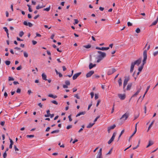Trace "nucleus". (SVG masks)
<instances>
[{"instance_id":"f257e3e1","label":"nucleus","mask_w":158,"mask_h":158,"mask_svg":"<svg viewBox=\"0 0 158 158\" xmlns=\"http://www.w3.org/2000/svg\"><path fill=\"white\" fill-rule=\"evenodd\" d=\"M101 60H97V61H95L94 62H93L91 60L89 65V69H91L93 67H95L96 65L95 63H99L100 62Z\"/></svg>"},{"instance_id":"f03ea898","label":"nucleus","mask_w":158,"mask_h":158,"mask_svg":"<svg viewBox=\"0 0 158 158\" xmlns=\"http://www.w3.org/2000/svg\"><path fill=\"white\" fill-rule=\"evenodd\" d=\"M129 115V114L128 112H126L120 118V119H122L123 121H125L128 118Z\"/></svg>"},{"instance_id":"7ed1b4c3","label":"nucleus","mask_w":158,"mask_h":158,"mask_svg":"<svg viewBox=\"0 0 158 158\" xmlns=\"http://www.w3.org/2000/svg\"><path fill=\"white\" fill-rule=\"evenodd\" d=\"M98 52L99 54L98 57L99 58L103 59L106 57V55L105 53L101 51H98Z\"/></svg>"},{"instance_id":"20e7f679","label":"nucleus","mask_w":158,"mask_h":158,"mask_svg":"<svg viewBox=\"0 0 158 158\" xmlns=\"http://www.w3.org/2000/svg\"><path fill=\"white\" fill-rule=\"evenodd\" d=\"M150 48V45H149L147 48V50H145L143 52V59H147V51Z\"/></svg>"},{"instance_id":"39448f33","label":"nucleus","mask_w":158,"mask_h":158,"mask_svg":"<svg viewBox=\"0 0 158 158\" xmlns=\"http://www.w3.org/2000/svg\"><path fill=\"white\" fill-rule=\"evenodd\" d=\"M116 135V133L114 132L112 136L110 138V139L108 141V144H110L114 140L115 137Z\"/></svg>"},{"instance_id":"423d86ee","label":"nucleus","mask_w":158,"mask_h":158,"mask_svg":"<svg viewBox=\"0 0 158 158\" xmlns=\"http://www.w3.org/2000/svg\"><path fill=\"white\" fill-rule=\"evenodd\" d=\"M146 60H143L142 64L141 66L139 67L138 70L139 72H141L143 69L144 64L146 63Z\"/></svg>"},{"instance_id":"0eeeda50","label":"nucleus","mask_w":158,"mask_h":158,"mask_svg":"<svg viewBox=\"0 0 158 158\" xmlns=\"http://www.w3.org/2000/svg\"><path fill=\"white\" fill-rule=\"evenodd\" d=\"M23 24L25 26L28 25L30 27H31L33 26V24L32 23L30 22L28 23L26 21H24L23 23Z\"/></svg>"},{"instance_id":"6e6552de","label":"nucleus","mask_w":158,"mask_h":158,"mask_svg":"<svg viewBox=\"0 0 158 158\" xmlns=\"http://www.w3.org/2000/svg\"><path fill=\"white\" fill-rule=\"evenodd\" d=\"M94 71H90L86 74V77L87 78L90 77L94 73Z\"/></svg>"},{"instance_id":"1a4fd4ad","label":"nucleus","mask_w":158,"mask_h":158,"mask_svg":"<svg viewBox=\"0 0 158 158\" xmlns=\"http://www.w3.org/2000/svg\"><path fill=\"white\" fill-rule=\"evenodd\" d=\"M118 96L121 100H123L125 98V95L124 94H119Z\"/></svg>"},{"instance_id":"9d476101","label":"nucleus","mask_w":158,"mask_h":158,"mask_svg":"<svg viewBox=\"0 0 158 158\" xmlns=\"http://www.w3.org/2000/svg\"><path fill=\"white\" fill-rule=\"evenodd\" d=\"M81 73L79 72L76 74H74L73 77V80L76 79L77 77L81 74Z\"/></svg>"},{"instance_id":"9b49d317","label":"nucleus","mask_w":158,"mask_h":158,"mask_svg":"<svg viewBox=\"0 0 158 158\" xmlns=\"http://www.w3.org/2000/svg\"><path fill=\"white\" fill-rule=\"evenodd\" d=\"M116 127V125L115 124L113 125L112 126H110L108 128V131L109 133L110 132V130L113 129Z\"/></svg>"},{"instance_id":"f8f14e48","label":"nucleus","mask_w":158,"mask_h":158,"mask_svg":"<svg viewBox=\"0 0 158 158\" xmlns=\"http://www.w3.org/2000/svg\"><path fill=\"white\" fill-rule=\"evenodd\" d=\"M135 65V63H134V62H132L131 63V69L130 70V72L131 73H132L133 72L134 67Z\"/></svg>"},{"instance_id":"ddd939ff","label":"nucleus","mask_w":158,"mask_h":158,"mask_svg":"<svg viewBox=\"0 0 158 158\" xmlns=\"http://www.w3.org/2000/svg\"><path fill=\"white\" fill-rule=\"evenodd\" d=\"M135 65V63H134V62H132L131 63V69L130 70V72L131 73H132L133 72L134 67Z\"/></svg>"},{"instance_id":"4468645a","label":"nucleus","mask_w":158,"mask_h":158,"mask_svg":"<svg viewBox=\"0 0 158 158\" xmlns=\"http://www.w3.org/2000/svg\"><path fill=\"white\" fill-rule=\"evenodd\" d=\"M142 89L141 87L140 86V88L137 90V91L133 95L132 97H135L137 95L139 92H140V90Z\"/></svg>"},{"instance_id":"2eb2a0df","label":"nucleus","mask_w":158,"mask_h":158,"mask_svg":"<svg viewBox=\"0 0 158 158\" xmlns=\"http://www.w3.org/2000/svg\"><path fill=\"white\" fill-rule=\"evenodd\" d=\"M42 77L43 80L47 81L48 80L46 79L47 76L44 73H43L42 74Z\"/></svg>"},{"instance_id":"dca6fc26","label":"nucleus","mask_w":158,"mask_h":158,"mask_svg":"<svg viewBox=\"0 0 158 158\" xmlns=\"http://www.w3.org/2000/svg\"><path fill=\"white\" fill-rule=\"evenodd\" d=\"M141 60H137L136 61L134 62V63H135V64H136L138 66L141 63Z\"/></svg>"},{"instance_id":"f3484780","label":"nucleus","mask_w":158,"mask_h":158,"mask_svg":"<svg viewBox=\"0 0 158 158\" xmlns=\"http://www.w3.org/2000/svg\"><path fill=\"white\" fill-rule=\"evenodd\" d=\"M85 111H82L80 112L76 115V117H77L81 115L85 114Z\"/></svg>"},{"instance_id":"a211bd4d","label":"nucleus","mask_w":158,"mask_h":158,"mask_svg":"<svg viewBox=\"0 0 158 158\" xmlns=\"http://www.w3.org/2000/svg\"><path fill=\"white\" fill-rule=\"evenodd\" d=\"M132 85V83H130L127 86V90H129L130 89L131 86Z\"/></svg>"},{"instance_id":"6ab92c4d","label":"nucleus","mask_w":158,"mask_h":158,"mask_svg":"<svg viewBox=\"0 0 158 158\" xmlns=\"http://www.w3.org/2000/svg\"><path fill=\"white\" fill-rule=\"evenodd\" d=\"M118 82L119 84V86H121L122 85V80L121 78H120L119 79L118 81Z\"/></svg>"},{"instance_id":"aec40b11","label":"nucleus","mask_w":158,"mask_h":158,"mask_svg":"<svg viewBox=\"0 0 158 158\" xmlns=\"http://www.w3.org/2000/svg\"><path fill=\"white\" fill-rule=\"evenodd\" d=\"M94 123H89V125L87 126V128H90L93 125H94Z\"/></svg>"},{"instance_id":"412c9836","label":"nucleus","mask_w":158,"mask_h":158,"mask_svg":"<svg viewBox=\"0 0 158 158\" xmlns=\"http://www.w3.org/2000/svg\"><path fill=\"white\" fill-rule=\"evenodd\" d=\"M153 144V143L152 141H149V142L148 144L147 145L146 148H148L150 146L152 145Z\"/></svg>"},{"instance_id":"4be33fe9","label":"nucleus","mask_w":158,"mask_h":158,"mask_svg":"<svg viewBox=\"0 0 158 158\" xmlns=\"http://www.w3.org/2000/svg\"><path fill=\"white\" fill-rule=\"evenodd\" d=\"M109 49V47H102L101 48V50H107Z\"/></svg>"},{"instance_id":"5701e85b","label":"nucleus","mask_w":158,"mask_h":158,"mask_svg":"<svg viewBox=\"0 0 158 158\" xmlns=\"http://www.w3.org/2000/svg\"><path fill=\"white\" fill-rule=\"evenodd\" d=\"M129 80H130L129 77L128 76L127 77H125V79H124V80H125V81L128 82V81Z\"/></svg>"},{"instance_id":"b1692460","label":"nucleus","mask_w":158,"mask_h":158,"mask_svg":"<svg viewBox=\"0 0 158 158\" xmlns=\"http://www.w3.org/2000/svg\"><path fill=\"white\" fill-rule=\"evenodd\" d=\"M44 7V6H40L39 5H38L36 6V8L38 10V9L42 8Z\"/></svg>"},{"instance_id":"393cba45","label":"nucleus","mask_w":158,"mask_h":158,"mask_svg":"<svg viewBox=\"0 0 158 158\" xmlns=\"http://www.w3.org/2000/svg\"><path fill=\"white\" fill-rule=\"evenodd\" d=\"M65 83L66 85H70V82L69 81L67 80L65 82Z\"/></svg>"},{"instance_id":"a878e982","label":"nucleus","mask_w":158,"mask_h":158,"mask_svg":"<svg viewBox=\"0 0 158 158\" xmlns=\"http://www.w3.org/2000/svg\"><path fill=\"white\" fill-rule=\"evenodd\" d=\"M136 132V131H134V133L130 137L129 139V140H128L129 142L130 141V139L131 138L133 137V136L135 134Z\"/></svg>"},{"instance_id":"bb28decb","label":"nucleus","mask_w":158,"mask_h":158,"mask_svg":"<svg viewBox=\"0 0 158 158\" xmlns=\"http://www.w3.org/2000/svg\"><path fill=\"white\" fill-rule=\"evenodd\" d=\"M112 71L111 70V69H109L107 73V74L108 75H110L112 74Z\"/></svg>"},{"instance_id":"cd10ccee","label":"nucleus","mask_w":158,"mask_h":158,"mask_svg":"<svg viewBox=\"0 0 158 158\" xmlns=\"http://www.w3.org/2000/svg\"><path fill=\"white\" fill-rule=\"evenodd\" d=\"M27 6H28L29 8H28V10L29 12H31L32 11V10H31V6L28 4L27 5Z\"/></svg>"},{"instance_id":"c85d7f7f","label":"nucleus","mask_w":158,"mask_h":158,"mask_svg":"<svg viewBox=\"0 0 158 158\" xmlns=\"http://www.w3.org/2000/svg\"><path fill=\"white\" fill-rule=\"evenodd\" d=\"M24 34V33L23 31H21L20 32V33H19V36L20 37H21L23 36Z\"/></svg>"},{"instance_id":"c756f323","label":"nucleus","mask_w":158,"mask_h":158,"mask_svg":"<svg viewBox=\"0 0 158 158\" xmlns=\"http://www.w3.org/2000/svg\"><path fill=\"white\" fill-rule=\"evenodd\" d=\"M91 45L90 44L88 45H87L84 46V47L86 48H89L91 47Z\"/></svg>"},{"instance_id":"7c9ffc66","label":"nucleus","mask_w":158,"mask_h":158,"mask_svg":"<svg viewBox=\"0 0 158 158\" xmlns=\"http://www.w3.org/2000/svg\"><path fill=\"white\" fill-rule=\"evenodd\" d=\"M50 9V6L48 7L47 8H44V10H46L47 11H48Z\"/></svg>"},{"instance_id":"2f4dec72","label":"nucleus","mask_w":158,"mask_h":158,"mask_svg":"<svg viewBox=\"0 0 158 158\" xmlns=\"http://www.w3.org/2000/svg\"><path fill=\"white\" fill-rule=\"evenodd\" d=\"M139 143H140V141H139L138 144L137 145V146L136 147L133 148V149L135 150V149H136L137 148L139 147Z\"/></svg>"},{"instance_id":"473e14b6","label":"nucleus","mask_w":158,"mask_h":158,"mask_svg":"<svg viewBox=\"0 0 158 158\" xmlns=\"http://www.w3.org/2000/svg\"><path fill=\"white\" fill-rule=\"evenodd\" d=\"M51 102L52 103L54 104H55V105H57L58 104V102L56 101H55V100L51 101Z\"/></svg>"},{"instance_id":"72a5a7b5","label":"nucleus","mask_w":158,"mask_h":158,"mask_svg":"<svg viewBox=\"0 0 158 158\" xmlns=\"http://www.w3.org/2000/svg\"><path fill=\"white\" fill-rule=\"evenodd\" d=\"M154 120H153L152 121V122L151 124H150V125L149 126V129L151 128L152 127V125H153L154 123Z\"/></svg>"},{"instance_id":"f704fd0d","label":"nucleus","mask_w":158,"mask_h":158,"mask_svg":"<svg viewBox=\"0 0 158 158\" xmlns=\"http://www.w3.org/2000/svg\"><path fill=\"white\" fill-rule=\"evenodd\" d=\"M58 145L60 146V147L61 148H64V145L63 144L62 145L61 144V143L60 142L59 143H58Z\"/></svg>"},{"instance_id":"c9c22d12","label":"nucleus","mask_w":158,"mask_h":158,"mask_svg":"<svg viewBox=\"0 0 158 158\" xmlns=\"http://www.w3.org/2000/svg\"><path fill=\"white\" fill-rule=\"evenodd\" d=\"M136 33H139L140 32V30L139 28H137L135 30Z\"/></svg>"},{"instance_id":"e433bc0d","label":"nucleus","mask_w":158,"mask_h":158,"mask_svg":"<svg viewBox=\"0 0 158 158\" xmlns=\"http://www.w3.org/2000/svg\"><path fill=\"white\" fill-rule=\"evenodd\" d=\"M5 63L6 65H9L10 63V62L9 61L7 60L5 62Z\"/></svg>"},{"instance_id":"4c0bfd02","label":"nucleus","mask_w":158,"mask_h":158,"mask_svg":"<svg viewBox=\"0 0 158 158\" xmlns=\"http://www.w3.org/2000/svg\"><path fill=\"white\" fill-rule=\"evenodd\" d=\"M34 135H27V138H32L34 137Z\"/></svg>"},{"instance_id":"58836bf2","label":"nucleus","mask_w":158,"mask_h":158,"mask_svg":"<svg viewBox=\"0 0 158 158\" xmlns=\"http://www.w3.org/2000/svg\"><path fill=\"white\" fill-rule=\"evenodd\" d=\"M99 77V76L98 75H94L93 76V78H98Z\"/></svg>"},{"instance_id":"ea45409f","label":"nucleus","mask_w":158,"mask_h":158,"mask_svg":"<svg viewBox=\"0 0 158 158\" xmlns=\"http://www.w3.org/2000/svg\"><path fill=\"white\" fill-rule=\"evenodd\" d=\"M97 156L100 157H102V153L101 152H99Z\"/></svg>"},{"instance_id":"a19ab883","label":"nucleus","mask_w":158,"mask_h":158,"mask_svg":"<svg viewBox=\"0 0 158 158\" xmlns=\"http://www.w3.org/2000/svg\"><path fill=\"white\" fill-rule=\"evenodd\" d=\"M158 54V51L155 52H153V55L154 56H156Z\"/></svg>"},{"instance_id":"79ce46f5","label":"nucleus","mask_w":158,"mask_h":158,"mask_svg":"<svg viewBox=\"0 0 158 158\" xmlns=\"http://www.w3.org/2000/svg\"><path fill=\"white\" fill-rule=\"evenodd\" d=\"M7 156V154L6 152V151H5V152H4L3 154V158H6Z\"/></svg>"},{"instance_id":"37998d69","label":"nucleus","mask_w":158,"mask_h":158,"mask_svg":"<svg viewBox=\"0 0 158 158\" xmlns=\"http://www.w3.org/2000/svg\"><path fill=\"white\" fill-rule=\"evenodd\" d=\"M158 21L156 20L151 25H155L157 23Z\"/></svg>"},{"instance_id":"c03bdc74","label":"nucleus","mask_w":158,"mask_h":158,"mask_svg":"<svg viewBox=\"0 0 158 158\" xmlns=\"http://www.w3.org/2000/svg\"><path fill=\"white\" fill-rule=\"evenodd\" d=\"M114 106H115V104H114V103L113 105V107H112V109L111 113H112L114 112Z\"/></svg>"},{"instance_id":"a18cd8bd","label":"nucleus","mask_w":158,"mask_h":158,"mask_svg":"<svg viewBox=\"0 0 158 158\" xmlns=\"http://www.w3.org/2000/svg\"><path fill=\"white\" fill-rule=\"evenodd\" d=\"M24 56L25 57H27L28 56V54L25 52H24Z\"/></svg>"},{"instance_id":"49530a36","label":"nucleus","mask_w":158,"mask_h":158,"mask_svg":"<svg viewBox=\"0 0 158 158\" xmlns=\"http://www.w3.org/2000/svg\"><path fill=\"white\" fill-rule=\"evenodd\" d=\"M14 79L12 77H9V81H14Z\"/></svg>"},{"instance_id":"de8ad7c7","label":"nucleus","mask_w":158,"mask_h":158,"mask_svg":"<svg viewBox=\"0 0 158 158\" xmlns=\"http://www.w3.org/2000/svg\"><path fill=\"white\" fill-rule=\"evenodd\" d=\"M3 29H4L5 31L6 32V33H7L8 32V29H7V27H3Z\"/></svg>"},{"instance_id":"09e8293b","label":"nucleus","mask_w":158,"mask_h":158,"mask_svg":"<svg viewBox=\"0 0 158 158\" xmlns=\"http://www.w3.org/2000/svg\"><path fill=\"white\" fill-rule=\"evenodd\" d=\"M111 70L112 74L116 71V70L114 68L111 69Z\"/></svg>"},{"instance_id":"8fccbe9b","label":"nucleus","mask_w":158,"mask_h":158,"mask_svg":"<svg viewBox=\"0 0 158 158\" xmlns=\"http://www.w3.org/2000/svg\"><path fill=\"white\" fill-rule=\"evenodd\" d=\"M100 116H97L95 118V119H94V123H95L97 121V119L99 118H100Z\"/></svg>"},{"instance_id":"3c124183","label":"nucleus","mask_w":158,"mask_h":158,"mask_svg":"<svg viewBox=\"0 0 158 158\" xmlns=\"http://www.w3.org/2000/svg\"><path fill=\"white\" fill-rule=\"evenodd\" d=\"M150 86H148L147 87V88L146 89V91L145 92V94H146L148 92V90H149V89L150 88Z\"/></svg>"},{"instance_id":"603ef678","label":"nucleus","mask_w":158,"mask_h":158,"mask_svg":"<svg viewBox=\"0 0 158 158\" xmlns=\"http://www.w3.org/2000/svg\"><path fill=\"white\" fill-rule=\"evenodd\" d=\"M72 127V126L71 125H68L67 126L66 128L67 129H69L70 128H71Z\"/></svg>"},{"instance_id":"864d4df0","label":"nucleus","mask_w":158,"mask_h":158,"mask_svg":"<svg viewBox=\"0 0 158 158\" xmlns=\"http://www.w3.org/2000/svg\"><path fill=\"white\" fill-rule=\"evenodd\" d=\"M74 21H75V23H74V24H77L79 22L78 21L77 19H75Z\"/></svg>"},{"instance_id":"5fc2aeb1","label":"nucleus","mask_w":158,"mask_h":158,"mask_svg":"<svg viewBox=\"0 0 158 158\" xmlns=\"http://www.w3.org/2000/svg\"><path fill=\"white\" fill-rule=\"evenodd\" d=\"M101 102L100 100H98V101L97 103L96 104V106L97 107L99 105L100 102Z\"/></svg>"},{"instance_id":"6e6d98bb","label":"nucleus","mask_w":158,"mask_h":158,"mask_svg":"<svg viewBox=\"0 0 158 158\" xmlns=\"http://www.w3.org/2000/svg\"><path fill=\"white\" fill-rule=\"evenodd\" d=\"M90 95L91 96V98H92L94 96V93L93 92H92L90 93Z\"/></svg>"},{"instance_id":"4d7b16f0","label":"nucleus","mask_w":158,"mask_h":158,"mask_svg":"<svg viewBox=\"0 0 158 158\" xmlns=\"http://www.w3.org/2000/svg\"><path fill=\"white\" fill-rule=\"evenodd\" d=\"M21 92V89L19 88H18L16 91V92L17 93H20Z\"/></svg>"},{"instance_id":"13d9d810","label":"nucleus","mask_w":158,"mask_h":158,"mask_svg":"<svg viewBox=\"0 0 158 158\" xmlns=\"http://www.w3.org/2000/svg\"><path fill=\"white\" fill-rule=\"evenodd\" d=\"M74 97L76 98L77 99H80L79 97L78 96L77 94H76L74 95Z\"/></svg>"},{"instance_id":"bf43d9fd","label":"nucleus","mask_w":158,"mask_h":158,"mask_svg":"<svg viewBox=\"0 0 158 158\" xmlns=\"http://www.w3.org/2000/svg\"><path fill=\"white\" fill-rule=\"evenodd\" d=\"M32 92H31V90H28L27 93L29 95H30L31 93H32Z\"/></svg>"},{"instance_id":"052dcab7","label":"nucleus","mask_w":158,"mask_h":158,"mask_svg":"<svg viewBox=\"0 0 158 158\" xmlns=\"http://www.w3.org/2000/svg\"><path fill=\"white\" fill-rule=\"evenodd\" d=\"M98 98V95L96 94H95V100H96Z\"/></svg>"},{"instance_id":"680f3d73","label":"nucleus","mask_w":158,"mask_h":158,"mask_svg":"<svg viewBox=\"0 0 158 158\" xmlns=\"http://www.w3.org/2000/svg\"><path fill=\"white\" fill-rule=\"evenodd\" d=\"M22 69V67H21V66H19V67H18L17 68V70H20L21 69Z\"/></svg>"},{"instance_id":"e2e57ef3","label":"nucleus","mask_w":158,"mask_h":158,"mask_svg":"<svg viewBox=\"0 0 158 158\" xmlns=\"http://www.w3.org/2000/svg\"><path fill=\"white\" fill-rule=\"evenodd\" d=\"M127 25L128 26H131L132 25V23L130 22H128L127 23Z\"/></svg>"},{"instance_id":"0e129e2a","label":"nucleus","mask_w":158,"mask_h":158,"mask_svg":"<svg viewBox=\"0 0 158 158\" xmlns=\"http://www.w3.org/2000/svg\"><path fill=\"white\" fill-rule=\"evenodd\" d=\"M9 139L10 140V144H11L12 145H13V141L11 139Z\"/></svg>"},{"instance_id":"69168bd1","label":"nucleus","mask_w":158,"mask_h":158,"mask_svg":"<svg viewBox=\"0 0 158 158\" xmlns=\"http://www.w3.org/2000/svg\"><path fill=\"white\" fill-rule=\"evenodd\" d=\"M14 148L15 151H19V149L17 148L16 145H14Z\"/></svg>"},{"instance_id":"338daca9","label":"nucleus","mask_w":158,"mask_h":158,"mask_svg":"<svg viewBox=\"0 0 158 158\" xmlns=\"http://www.w3.org/2000/svg\"><path fill=\"white\" fill-rule=\"evenodd\" d=\"M71 115H69V116H68V118H69V121H71L72 120V118H71Z\"/></svg>"},{"instance_id":"774afa93","label":"nucleus","mask_w":158,"mask_h":158,"mask_svg":"<svg viewBox=\"0 0 158 158\" xmlns=\"http://www.w3.org/2000/svg\"><path fill=\"white\" fill-rule=\"evenodd\" d=\"M4 124H5L4 121L0 123V124L2 126H3L4 125Z\"/></svg>"}]
</instances>
